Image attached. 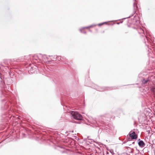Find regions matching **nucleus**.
<instances>
[{
  "mask_svg": "<svg viewBox=\"0 0 155 155\" xmlns=\"http://www.w3.org/2000/svg\"><path fill=\"white\" fill-rule=\"evenodd\" d=\"M58 57V60L59 61V59H61V58H60V56H58L57 57Z\"/></svg>",
  "mask_w": 155,
  "mask_h": 155,
  "instance_id": "obj_8",
  "label": "nucleus"
},
{
  "mask_svg": "<svg viewBox=\"0 0 155 155\" xmlns=\"http://www.w3.org/2000/svg\"><path fill=\"white\" fill-rule=\"evenodd\" d=\"M134 0L135 1V2H136V0Z\"/></svg>",
  "mask_w": 155,
  "mask_h": 155,
  "instance_id": "obj_9",
  "label": "nucleus"
},
{
  "mask_svg": "<svg viewBox=\"0 0 155 155\" xmlns=\"http://www.w3.org/2000/svg\"><path fill=\"white\" fill-rule=\"evenodd\" d=\"M46 58V57L45 55L43 56L42 60L45 62H47V61L45 59V58Z\"/></svg>",
  "mask_w": 155,
  "mask_h": 155,
  "instance_id": "obj_4",
  "label": "nucleus"
},
{
  "mask_svg": "<svg viewBox=\"0 0 155 155\" xmlns=\"http://www.w3.org/2000/svg\"><path fill=\"white\" fill-rule=\"evenodd\" d=\"M148 81V80H144V79H143L142 81V83L143 84H145L146 83H147V82Z\"/></svg>",
  "mask_w": 155,
  "mask_h": 155,
  "instance_id": "obj_6",
  "label": "nucleus"
},
{
  "mask_svg": "<svg viewBox=\"0 0 155 155\" xmlns=\"http://www.w3.org/2000/svg\"><path fill=\"white\" fill-rule=\"evenodd\" d=\"M134 10H136V9H137V6L136 5V4L135 2H134Z\"/></svg>",
  "mask_w": 155,
  "mask_h": 155,
  "instance_id": "obj_5",
  "label": "nucleus"
},
{
  "mask_svg": "<svg viewBox=\"0 0 155 155\" xmlns=\"http://www.w3.org/2000/svg\"><path fill=\"white\" fill-rule=\"evenodd\" d=\"M129 136L132 139H136L137 138V136L135 134V132H133L131 133V132H130L129 133Z\"/></svg>",
  "mask_w": 155,
  "mask_h": 155,
  "instance_id": "obj_2",
  "label": "nucleus"
},
{
  "mask_svg": "<svg viewBox=\"0 0 155 155\" xmlns=\"http://www.w3.org/2000/svg\"><path fill=\"white\" fill-rule=\"evenodd\" d=\"M138 145L140 147H143L145 146V144L143 141L140 140L138 142Z\"/></svg>",
  "mask_w": 155,
  "mask_h": 155,
  "instance_id": "obj_3",
  "label": "nucleus"
},
{
  "mask_svg": "<svg viewBox=\"0 0 155 155\" xmlns=\"http://www.w3.org/2000/svg\"><path fill=\"white\" fill-rule=\"evenodd\" d=\"M140 30L141 31V33H143V30L142 29H140Z\"/></svg>",
  "mask_w": 155,
  "mask_h": 155,
  "instance_id": "obj_7",
  "label": "nucleus"
},
{
  "mask_svg": "<svg viewBox=\"0 0 155 155\" xmlns=\"http://www.w3.org/2000/svg\"><path fill=\"white\" fill-rule=\"evenodd\" d=\"M70 113L74 119L77 120H82V116L78 112L72 111H70Z\"/></svg>",
  "mask_w": 155,
  "mask_h": 155,
  "instance_id": "obj_1",
  "label": "nucleus"
}]
</instances>
